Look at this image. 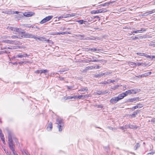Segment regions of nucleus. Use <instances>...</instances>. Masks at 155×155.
Segmentation results:
<instances>
[{
  "label": "nucleus",
  "instance_id": "f257e3e1",
  "mask_svg": "<svg viewBox=\"0 0 155 155\" xmlns=\"http://www.w3.org/2000/svg\"><path fill=\"white\" fill-rule=\"evenodd\" d=\"M8 139L9 147L12 151L13 155H18L16 152L15 151V146L12 139V134L11 132H9L8 133Z\"/></svg>",
  "mask_w": 155,
  "mask_h": 155
},
{
  "label": "nucleus",
  "instance_id": "f03ea898",
  "mask_svg": "<svg viewBox=\"0 0 155 155\" xmlns=\"http://www.w3.org/2000/svg\"><path fill=\"white\" fill-rule=\"evenodd\" d=\"M139 90H140L139 89H138L136 88L132 89L130 90H128V91H125L124 93L126 94V96H127L128 94H135L139 92Z\"/></svg>",
  "mask_w": 155,
  "mask_h": 155
},
{
  "label": "nucleus",
  "instance_id": "7ed1b4c3",
  "mask_svg": "<svg viewBox=\"0 0 155 155\" xmlns=\"http://www.w3.org/2000/svg\"><path fill=\"white\" fill-rule=\"evenodd\" d=\"M53 17V16H49L44 18L40 22L41 24L46 22L47 21L50 20Z\"/></svg>",
  "mask_w": 155,
  "mask_h": 155
},
{
  "label": "nucleus",
  "instance_id": "20e7f679",
  "mask_svg": "<svg viewBox=\"0 0 155 155\" xmlns=\"http://www.w3.org/2000/svg\"><path fill=\"white\" fill-rule=\"evenodd\" d=\"M10 29L12 31H14L19 32V34H23V33H25V31H21V30H22L21 29V28L11 27Z\"/></svg>",
  "mask_w": 155,
  "mask_h": 155
},
{
  "label": "nucleus",
  "instance_id": "39448f33",
  "mask_svg": "<svg viewBox=\"0 0 155 155\" xmlns=\"http://www.w3.org/2000/svg\"><path fill=\"white\" fill-rule=\"evenodd\" d=\"M126 96V94L125 93H123L122 94H119L118 97H117V99H118V100L119 101L120 100L123 99L124 97Z\"/></svg>",
  "mask_w": 155,
  "mask_h": 155
},
{
  "label": "nucleus",
  "instance_id": "423d86ee",
  "mask_svg": "<svg viewBox=\"0 0 155 155\" xmlns=\"http://www.w3.org/2000/svg\"><path fill=\"white\" fill-rule=\"evenodd\" d=\"M117 97H113L110 100V102L111 103L113 104L114 103H116L119 101Z\"/></svg>",
  "mask_w": 155,
  "mask_h": 155
},
{
  "label": "nucleus",
  "instance_id": "0eeeda50",
  "mask_svg": "<svg viewBox=\"0 0 155 155\" xmlns=\"http://www.w3.org/2000/svg\"><path fill=\"white\" fill-rule=\"evenodd\" d=\"M56 124L59 125H62L63 124V119L60 118H58L56 119Z\"/></svg>",
  "mask_w": 155,
  "mask_h": 155
},
{
  "label": "nucleus",
  "instance_id": "6e6552de",
  "mask_svg": "<svg viewBox=\"0 0 155 155\" xmlns=\"http://www.w3.org/2000/svg\"><path fill=\"white\" fill-rule=\"evenodd\" d=\"M2 42L6 43H9L11 44H13L14 43L16 42L15 41H12L8 40H3Z\"/></svg>",
  "mask_w": 155,
  "mask_h": 155
},
{
  "label": "nucleus",
  "instance_id": "1a4fd4ad",
  "mask_svg": "<svg viewBox=\"0 0 155 155\" xmlns=\"http://www.w3.org/2000/svg\"><path fill=\"white\" fill-rule=\"evenodd\" d=\"M140 110H137L136 111L134 112L132 114L130 115V116H131L132 117H136V115L139 113Z\"/></svg>",
  "mask_w": 155,
  "mask_h": 155
},
{
  "label": "nucleus",
  "instance_id": "9d476101",
  "mask_svg": "<svg viewBox=\"0 0 155 155\" xmlns=\"http://www.w3.org/2000/svg\"><path fill=\"white\" fill-rule=\"evenodd\" d=\"M52 128V124L51 122H50L48 125L47 129L48 131H51Z\"/></svg>",
  "mask_w": 155,
  "mask_h": 155
},
{
  "label": "nucleus",
  "instance_id": "9b49d317",
  "mask_svg": "<svg viewBox=\"0 0 155 155\" xmlns=\"http://www.w3.org/2000/svg\"><path fill=\"white\" fill-rule=\"evenodd\" d=\"M34 14V13L31 12H28V13H25L24 14V15L26 17H30Z\"/></svg>",
  "mask_w": 155,
  "mask_h": 155
},
{
  "label": "nucleus",
  "instance_id": "f8f14e48",
  "mask_svg": "<svg viewBox=\"0 0 155 155\" xmlns=\"http://www.w3.org/2000/svg\"><path fill=\"white\" fill-rule=\"evenodd\" d=\"M139 98L138 97H134L133 98H129L128 99L127 101L130 102H133L136 101H138Z\"/></svg>",
  "mask_w": 155,
  "mask_h": 155
},
{
  "label": "nucleus",
  "instance_id": "ddd939ff",
  "mask_svg": "<svg viewBox=\"0 0 155 155\" xmlns=\"http://www.w3.org/2000/svg\"><path fill=\"white\" fill-rule=\"evenodd\" d=\"M88 61L89 62H101L102 61L101 60H91V58H89L88 60Z\"/></svg>",
  "mask_w": 155,
  "mask_h": 155
},
{
  "label": "nucleus",
  "instance_id": "4468645a",
  "mask_svg": "<svg viewBox=\"0 0 155 155\" xmlns=\"http://www.w3.org/2000/svg\"><path fill=\"white\" fill-rule=\"evenodd\" d=\"M76 21L79 23L80 25L82 24L83 23H85V22H87V21L83 20H77Z\"/></svg>",
  "mask_w": 155,
  "mask_h": 155
},
{
  "label": "nucleus",
  "instance_id": "2eb2a0df",
  "mask_svg": "<svg viewBox=\"0 0 155 155\" xmlns=\"http://www.w3.org/2000/svg\"><path fill=\"white\" fill-rule=\"evenodd\" d=\"M13 39L16 38H23V36H20V35H13L11 37Z\"/></svg>",
  "mask_w": 155,
  "mask_h": 155
},
{
  "label": "nucleus",
  "instance_id": "dca6fc26",
  "mask_svg": "<svg viewBox=\"0 0 155 155\" xmlns=\"http://www.w3.org/2000/svg\"><path fill=\"white\" fill-rule=\"evenodd\" d=\"M146 31V30L145 29L142 28L141 30H136V31H133V33H138V32L141 33L142 32V31Z\"/></svg>",
  "mask_w": 155,
  "mask_h": 155
},
{
  "label": "nucleus",
  "instance_id": "f3484780",
  "mask_svg": "<svg viewBox=\"0 0 155 155\" xmlns=\"http://www.w3.org/2000/svg\"><path fill=\"white\" fill-rule=\"evenodd\" d=\"M99 13H100V9L97 10H93L91 12V13L92 14Z\"/></svg>",
  "mask_w": 155,
  "mask_h": 155
},
{
  "label": "nucleus",
  "instance_id": "a211bd4d",
  "mask_svg": "<svg viewBox=\"0 0 155 155\" xmlns=\"http://www.w3.org/2000/svg\"><path fill=\"white\" fill-rule=\"evenodd\" d=\"M114 2V1L112 2H111L110 1V2L105 3H104V4H103L101 5H102L103 6H108V5H110V3H113Z\"/></svg>",
  "mask_w": 155,
  "mask_h": 155
},
{
  "label": "nucleus",
  "instance_id": "6ab92c4d",
  "mask_svg": "<svg viewBox=\"0 0 155 155\" xmlns=\"http://www.w3.org/2000/svg\"><path fill=\"white\" fill-rule=\"evenodd\" d=\"M137 54L139 55L145 56L147 58V56H148V55H147V54L145 53H142L140 52H138L137 53Z\"/></svg>",
  "mask_w": 155,
  "mask_h": 155
},
{
  "label": "nucleus",
  "instance_id": "aec40b11",
  "mask_svg": "<svg viewBox=\"0 0 155 155\" xmlns=\"http://www.w3.org/2000/svg\"><path fill=\"white\" fill-rule=\"evenodd\" d=\"M65 16H66V18L70 17H71L74 16L76 15V14L74 13H72L71 14H68L65 15Z\"/></svg>",
  "mask_w": 155,
  "mask_h": 155
},
{
  "label": "nucleus",
  "instance_id": "412c9836",
  "mask_svg": "<svg viewBox=\"0 0 155 155\" xmlns=\"http://www.w3.org/2000/svg\"><path fill=\"white\" fill-rule=\"evenodd\" d=\"M88 91V88L87 87H85L84 88H82L80 89H79V91Z\"/></svg>",
  "mask_w": 155,
  "mask_h": 155
},
{
  "label": "nucleus",
  "instance_id": "4be33fe9",
  "mask_svg": "<svg viewBox=\"0 0 155 155\" xmlns=\"http://www.w3.org/2000/svg\"><path fill=\"white\" fill-rule=\"evenodd\" d=\"M3 12L4 13H5L6 14H13L14 13H15V12H14L13 13V12H12L11 11H8V10L6 11L5 12Z\"/></svg>",
  "mask_w": 155,
  "mask_h": 155
},
{
  "label": "nucleus",
  "instance_id": "5701e85b",
  "mask_svg": "<svg viewBox=\"0 0 155 155\" xmlns=\"http://www.w3.org/2000/svg\"><path fill=\"white\" fill-rule=\"evenodd\" d=\"M101 50V49H97L96 48H93L89 49V51H100Z\"/></svg>",
  "mask_w": 155,
  "mask_h": 155
},
{
  "label": "nucleus",
  "instance_id": "b1692460",
  "mask_svg": "<svg viewBox=\"0 0 155 155\" xmlns=\"http://www.w3.org/2000/svg\"><path fill=\"white\" fill-rule=\"evenodd\" d=\"M63 127V126H62V125H59L58 124L57 126V127L58 128V130L59 131L61 132L62 131V127Z\"/></svg>",
  "mask_w": 155,
  "mask_h": 155
},
{
  "label": "nucleus",
  "instance_id": "393cba45",
  "mask_svg": "<svg viewBox=\"0 0 155 155\" xmlns=\"http://www.w3.org/2000/svg\"><path fill=\"white\" fill-rule=\"evenodd\" d=\"M28 37V38H34L35 39H36L37 38V37L35 35L31 34H29V36Z\"/></svg>",
  "mask_w": 155,
  "mask_h": 155
},
{
  "label": "nucleus",
  "instance_id": "a878e982",
  "mask_svg": "<svg viewBox=\"0 0 155 155\" xmlns=\"http://www.w3.org/2000/svg\"><path fill=\"white\" fill-rule=\"evenodd\" d=\"M100 12L101 13H104L106 12H107L108 11V10L104 8H102L101 9H100Z\"/></svg>",
  "mask_w": 155,
  "mask_h": 155
},
{
  "label": "nucleus",
  "instance_id": "bb28decb",
  "mask_svg": "<svg viewBox=\"0 0 155 155\" xmlns=\"http://www.w3.org/2000/svg\"><path fill=\"white\" fill-rule=\"evenodd\" d=\"M75 98H79L81 99H84V97L83 95H78V96H75Z\"/></svg>",
  "mask_w": 155,
  "mask_h": 155
},
{
  "label": "nucleus",
  "instance_id": "cd10ccee",
  "mask_svg": "<svg viewBox=\"0 0 155 155\" xmlns=\"http://www.w3.org/2000/svg\"><path fill=\"white\" fill-rule=\"evenodd\" d=\"M140 146V145L138 143H137L134 147V149L136 150Z\"/></svg>",
  "mask_w": 155,
  "mask_h": 155
},
{
  "label": "nucleus",
  "instance_id": "c85d7f7f",
  "mask_svg": "<svg viewBox=\"0 0 155 155\" xmlns=\"http://www.w3.org/2000/svg\"><path fill=\"white\" fill-rule=\"evenodd\" d=\"M129 127V128L134 129H137V127L136 125H130V126Z\"/></svg>",
  "mask_w": 155,
  "mask_h": 155
},
{
  "label": "nucleus",
  "instance_id": "c756f323",
  "mask_svg": "<svg viewBox=\"0 0 155 155\" xmlns=\"http://www.w3.org/2000/svg\"><path fill=\"white\" fill-rule=\"evenodd\" d=\"M48 72V71L47 69L41 70L40 74L42 73L45 74Z\"/></svg>",
  "mask_w": 155,
  "mask_h": 155
},
{
  "label": "nucleus",
  "instance_id": "7c9ffc66",
  "mask_svg": "<svg viewBox=\"0 0 155 155\" xmlns=\"http://www.w3.org/2000/svg\"><path fill=\"white\" fill-rule=\"evenodd\" d=\"M68 68H63L60 71V74H62L63 72H64L65 71L68 70Z\"/></svg>",
  "mask_w": 155,
  "mask_h": 155
},
{
  "label": "nucleus",
  "instance_id": "2f4dec72",
  "mask_svg": "<svg viewBox=\"0 0 155 155\" xmlns=\"http://www.w3.org/2000/svg\"><path fill=\"white\" fill-rule=\"evenodd\" d=\"M1 49L3 50V49H12V48H11L10 47H3L2 46L1 47Z\"/></svg>",
  "mask_w": 155,
  "mask_h": 155
},
{
  "label": "nucleus",
  "instance_id": "473e14b6",
  "mask_svg": "<svg viewBox=\"0 0 155 155\" xmlns=\"http://www.w3.org/2000/svg\"><path fill=\"white\" fill-rule=\"evenodd\" d=\"M102 76V73H100L98 74H96L94 75V77L95 78H98L101 77Z\"/></svg>",
  "mask_w": 155,
  "mask_h": 155
},
{
  "label": "nucleus",
  "instance_id": "72a5a7b5",
  "mask_svg": "<svg viewBox=\"0 0 155 155\" xmlns=\"http://www.w3.org/2000/svg\"><path fill=\"white\" fill-rule=\"evenodd\" d=\"M25 33H24V34L22 35L25 38H28V37L29 36V33H25Z\"/></svg>",
  "mask_w": 155,
  "mask_h": 155
},
{
  "label": "nucleus",
  "instance_id": "f704fd0d",
  "mask_svg": "<svg viewBox=\"0 0 155 155\" xmlns=\"http://www.w3.org/2000/svg\"><path fill=\"white\" fill-rule=\"evenodd\" d=\"M107 128L108 129L111 130H117V128L116 127L113 128L111 127L108 126L107 127Z\"/></svg>",
  "mask_w": 155,
  "mask_h": 155
},
{
  "label": "nucleus",
  "instance_id": "c9c22d12",
  "mask_svg": "<svg viewBox=\"0 0 155 155\" xmlns=\"http://www.w3.org/2000/svg\"><path fill=\"white\" fill-rule=\"evenodd\" d=\"M103 92H102V91H97L96 92V94H97L100 95H101V94H103Z\"/></svg>",
  "mask_w": 155,
  "mask_h": 155
},
{
  "label": "nucleus",
  "instance_id": "e433bc0d",
  "mask_svg": "<svg viewBox=\"0 0 155 155\" xmlns=\"http://www.w3.org/2000/svg\"><path fill=\"white\" fill-rule=\"evenodd\" d=\"M108 84H109L111 83H113L115 82V81L114 80H111L110 79L108 80L107 81Z\"/></svg>",
  "mask_w": 155,
  "mask_h": 155
},
{
  "label": "nucleus",
  "instance_id": "4c0bfd02",
  "mask_svg": "<svg viewBox=\"0 0 155 155\" xmlns=\"http://www.w3.org/2000/svg\"><path fill=\"white\" fill-rule=\"evenodd\" d=\"M64 18H66V16L64 14L63 15H61L58 17V19H61Z\"/></svg>",
  "mask_w": 155,
  "mask_h": 155
},
{
  "label": "nucleus",
  "instance_id": "58836bf2",
  "mask_svg": "<svg viewBox=\"0 0 155 155\" xmlns=\"http://www.w3.org/2000/svg\"><path fill=\"white\" fill-rule=\"evenodd\" d=\"M31 28H32V29H37V30H40V28H39L37 26H32L31 25Z\"/></svg>",
  "mask_w": 155,
  "mask_h": 155
},
{
  "label": "nucleus",
  "instance_id": "ea45409f",
  "mask_svg": "<svg viewBox=\"0 0 155 155\" xmlns=\"http://www.w3.org/2000/svg\"><path fill=\"white\" fill-rule=\"evenodd\" d=\"M45 41L46 42L49 44H51L52 42V41L51 40L49 39H45Z\"/></svg>",
  "mask_w": 155,
  "mask_h": 155
},
{
  "label": "nucleus",
  "instance_id": "a19ab883",
  "mask_svg": "<svg viewBox=\"0 0 155 155\" xmlns=\"http://www.w3.org/2000/svg\"><path fill=\"white\" fill-rule=\"evenodd\" d=\"M147 58H149L151 59H153V58L155 59V56H154V55H153V56L149 55V56H147Z\"/></svg>",
  "mask_w": 155,
  "mask_h": 155
},
{
  "label": "nucleus",
  "instance_id": "79ce46f5",
  "mask_svg": "<svg viewBox=\"0 0 155 155\" xmlns=\"http://www.w3.org/2000/svg\"><path fill=\"white\" fill-rule=\"evenodd\" d=\"M129 64L130 65H131L133 66V67H134L136 66V63L133 62H131L129 63Z\"/></svg>",
  "mask_w": 155,
  "mask_h": 155
},
{
  "label": "nucleus",
  "instance_id": "37998d69",
  "mask_svg": "<svg viewBox=\"0 0 155 155\" xmlns=\"http://www.w3.org/2000/svg\"><path fill=\"white\" fill-rule=\"evenodd\" d=\"M0 136H1V139L2 140H3L4 142H5L4 140V136L3 134H2L1 133H0Z\"/></svg>",
  "mask_w": 155,
  "mask_h": 155
},
{
  "label": "nucleus",
  "instance_id": "c03bdc74",
  "mask_svg": "<svg viewBox=\"0 0 155 155\" xmlns=\"http://www.w3.org/2000/svg\"><path fill=\"white\" fill-rule=\"evenodd\" d=\"M67 97V99L68 100V99H72L73 98H74V99H75V96H68V97Z\"/></svg>",
  "mask_w": 155,
  "mask_h": 155
},
{
  "label": "nucleus",
  "instance_id": "a18cd8bd",
  "mask_svg": "<svg viewBox=\"0 0 155 155\" xmlns=\"http://www.w3.org/2000/svg\"><path fill=\"white\" fill-rule=\"evenodd\" d=\"M99 83L100 84H108L107 81H102V82H100Z\"/></svg>",
  "mask_w": 155,
  "mask_h": 155
},
{
  "label": "nucleus",
  "instance_id": "49530a36",
  "mask_svg": "<svg viewBox=\"0 0 155 155\" xmlns=\"http://www.w3.org/2000/svg\"><path fill=\"white\" fill-rule=\"evenodd\" d=\"M24 26L25 27L31 28V25L30 24H25L24 25Z\"/></svg>",
  "mask_w": 155,
  "mask_h": 155
},
{
  "label": "nucleus",
  "instance_id": "de8ad7c7",
  "mask_svg": "<svg viewBox=\"0 0 155 155\" xmlns=\"http://www.w3.org/2000/svg\"><path fill=\"white\" fill-rule=\"evenodd\" d=\"M7 51H0V54H2L4 53H7Z\"/></svg>",
  "mask_w": 155,
  "mask_h": 155
},
{
  "label": "nucleus",
  "instance_id": "09e8293b",
  "mask_svg": "<svg viewBox=\"0 0 155 155\" xmlns=\"http://www.w3.org/2000/svg\"><path fill=\"white\" fill-rule=\"evenodd\" d=\"M110 74V73L108 72H106L104 73H102V76L103 75H109Z\"/></svg>",
  "mask_w": 155,
  "mask_h": 155
},
{
  "label": "nucleus",
  "instance_id": "8fccbe9b",
  "mask_svg": "<svg viewBox=\"0 0 155 155\" xmlns=\"http://www.w3.org/2000/svg\"><path fill=\"white\" fill-rule=\"evenodd\" d=\"M17 56V58H21L23 57V54H19Z\"/></svg>",
  "mask_w": 155,
  "mask_h": 155
},
{
  "label": "nucleus",
  "instance_id": "3c124183",
  "mask_svg": "<svg viewBox=\"0 0 155 155\" xmlns=\"http://www.w3.org/2000/svg\"><path fill=\"white\" fill-rule=\"evenodd\" d=\"M138 106H137V105H136V106H134L132 108V110H134L135 109H137V108H138Z\"/></svg>",
  "mask_w": 155,
  "mask_h": 155
},
{
  "label": "nucleus",
  "instance_id": "603ef678",
  "mask_svg": "<svg viewBox=\"0 0 155 155\" xmlns=\"http://www.w3.org/2000/svg\"><path fill=\"white\" fill-rule=\"evenodd\" d=\"M89 94H86L85 95H83L84 99L85 98H87V97H89Z\"/></svg>",
  "mask_w": 155,
  "mask_h": 155
},
{
  "label": "nucleus",
  "instance_id": "864d4df0",
  "mask_svg": "<svg viewBox=\"0 0 155 155\" xmlns=\"http://www.w3.org/2000/svg\"><path fill=\"white\" fill-rule=\"evenodd\" d=\"M138 108H140L143 107V106L141 104H137Z\"/></svg>",
  "mask_w": 155,
  "mask_h": 155
},
{
  "label": "nucleus",
  "instance_id": "5fc2aeb1",
  "mask_svg": "<svg viewBox=\"0 0 155 155\" xmlns=\"http://www.w3.org/2000/svg\"><path fill=\"white\" fill-rule=\"evenodd\" d=\"M130 125H126L124 127L125 129H127L129 128V126L130 127Z\"/></svg>",
  "mask_w": 155,
  "mask_h": 155
},
{
  "label": "nucleus",
  "instance_id": "6e6d98bb",
  "mask_svg": "<svg viewBox=\"0 0 155 155\" xmlns=\"http://www.w3.org/2000/svg\"><path fill=\"white\" fill-rule=\"evenodd\" d=\"M95 69H99L100 68V67L99 65L94 66Z\"/></svg>",
  "mask_w": 155,
  "mask_h": 155
},
{
  "label": "nucleus",
  "instance_id": "4d7b16f0",
  "mask_svg": "<svg viewBox=\"0 0 155 155\" xmlns=\"http://www.w3.org/2000/svg\"><path fill=\"white\" fill-rule=\"evenodd\" d=\"M90 69V66H87L85 68V69L84 70L87 71Z\"/></svg>",
  "mask_w": 155,
  "mask_h": 155
},
{
  "label": "nucleus",
  "instance_id": "13d9d810",
  "mask_svg": "<svg viewBox=\"0 0 155 155\" xmlns=\"http://www.w3.org/2000/svg\"><path fill=\"white\" fill-rule=\"evenodd\" d=\"M41 70H37L35 72L36 73L40 74Z\"/></svg>",
  "mask_w": 155,
  "mask_h": 155
},
{
  "label": "nucleus",
  "instance_id": "bf43d9fd",
  "mask_svg": "<svg viewBox=\"0 0 155 155\" xmlns=\"http://www.w3.org/2000/svg\"><path fill=\"white\" fill-rule=\"evenodd\" d=\"M148 74L147 73H145L144 74H143L142 75V76H148Z\"/></svg>",
  "mask_w": 155,
  "mask_h": 155
},
{
  "label": "nucleus",
  "instance_id": "052dcab7",
  "mask_svg": "<svg viewBox=\"0 0 155 155\" xmlns=\"http://www.w3.org/2000/svg\"><path fill=\"white\" fill-rule=\"evenodd\" d=\"M23 61V63L26 64L29 63H30V61Z\"/></svg>",
  "mask_w": 155,
  "mask_h": 155
},
{
  "label": "nucleus",
  "instance_id": "680f3d73",
  "mask_svg": "<svg viewBox=\"0 0 155 155\" xmlns=\"http://www.w3.org/2000/svg\"><path fill=\"white\" fill-rule=\"evenodd\" d=\"M151 121L154 123H155V118H153L151 120Z\"/></svg>",
  "mask_w": 155,
  "mask_h": 155
},
{
  "label": "nucleus",
  "instance_id": "e2e57ef3",
  "mask_svg": "<svg viewBox=\"0 0 155 155\" xmlns=\"http://www.w3.org/2000/svg\"><path fill=\"white\" fill-rule=\"evenodd\" d=\"M90 70L95 69L94 66H90Z\"/></svg>",
  "mask_w": 155,
  "mask_h": 155
},
{
  "label": "nucleus",
  "instance_id": "0e129e2a",
  "mask_svg": "<svg viewBox=\"0 0 155 155\" xmlns=\"http://www.w3.org/2000/svg\"><path fill=\"white\" fill-rule=\"evenodd\" d=\"M102 92L103 93V94H104L108 93L109 92L108 91H102Z\"/></svg>",
  "mask_w": 155,
  "mask_h": 155
},
{
  "label": "nucleus",
  "instance_id": "69168bd1",
  "mask_svg": "<svg viewBox=\"0 0 155 155\" xmlns=\"http://www.w3.org/2000/svg\"><path fill=\"white\" fill-rule=\"evenodd\" d=\"M17 58V55H16V56H14L13 57H12L11 59L12 60H13L14 59Z\"/></svg>",
  "mask_w": 155,
  "mask_h": 155
},
{
  "label": "nucleus",
  "instance_id": "338daca9",
  "mask_svg": "<svg viewBox=\"0 0 155 155\" xmlns=\"http://www.w3.org/2000/svg\"><path fill=\"white\" fill-rule=\"evenodd\" d=\"M142 64H143V63L138 62L137 63V64L138 66H140L142 65Z\"/></svg>",
  "mask_w": 155,
  "mask_h": 155
},
{
  "label": "nucleus",
  "instance_id": "774afa93",
  "mask_svg": "<svg viewBox=\"0 0 155 155\" xmlns=\"http://www.w3.org/2000/svg\"><path fill=\"white\" fill-rule=\"evenodd\" d=\"M148 12H145L143 14V15H145V16H147L148 15Z\"/></svg>",
  "mask_w": 155,
  "mask_h": 155
}]
</instances>
